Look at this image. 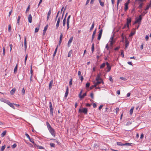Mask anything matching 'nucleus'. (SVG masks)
<instances>
[{
  "mask_svg": "<svg viewBox=\"0 0 151 151\" xmlns=\"http://www.w3.org/2000/svg\"><path fill=\"white\" fill-rule=\"evenodd\" d=\"M100 76L101 74H98L96 78V83H95V90L98 88H100V87H97L96 86L97 85H99L101 83H102L103 84L104 83L102 79L100 77Z\"/></svg>",
  "mask_w": 151,
  "mask_h": 151,
  "instance_id": "obj_1",
  "label": "nucleus"
},
{
  "mask_svg": "<svg viewBox=\"0 0 151 151\" xmlns=\"http://www.w3.org/2000/svg\"><path fill=\"white\" fill-rule=\"evenodd\" d=\"M46 124L48 130L51 134L53 136H55V130L51 126L48 122H46Z\"/></svg>",
  "mask_w": 151,
  "mask_h": 151,
  "instance_id": "obj_2",
  "label": "nucleus"
},
{
  "mask_svg": "<svg viewBox=\"0 0 151 151\" xmlns=\"http://www.w3.org/2000/svg\"><path fill=\"white\" fill-rule=\"evenodd\" d=\"M78 112L80 113H83L85 114H86L88 113V109L86 108H80L78 111Z\"/></svg>",
  "mask_w": 151,
  "mask_h": 151,
  "instance_id": "obj_3",
  "label": "nucleus"
},
{
  "mask_svg": "<svg viewBox=\"0 0 151 151\" xmlns=\"http://www.w3.org/2000/svg\"><path fill=\"white\" fill-rule=\"evenodd\" d=\"M49 108L50 109V115H53V109L52 107V104L51 102H49Z\"/></svg>",
  "mask_w": 151,
  "mask_h": 151,
  "instance_id": "obj_4",
  "label": "nucleus"
},
{
  "mask_svg": "<svg viewBox=\"0 0 151 151\" xmlns=\"http://www.w3.org/2000/svg\"><path fill=\"white\" fill-rule=\"evenodd\" d=\"M131 19L130 18H128L127 19V23H126L127 25V27L128 28H129V24H131Z\"/></svg>",
  "mask_w": 151,
  "mask_h": 151,
  "instance_id": "obj_5",
  "label": "nucleus"
},
{
  "mask_svg": "<svg viewBox=\"0 0 151 151\" xmlns=\"http://www.w3.org/2000/svg\"><path fill=\"white\" fill-rule=\"evenodd\" d=\"M82 90H81L79 94V98L81 99H83L84 97L86 95V93H84L82 95Z\"/></svg>",
  "mask_w": 151,
  "mask_h": 151,
  "instance_id": "obj_6",
  "label": "nucleus"
},
{
  "mask_svg": "<svg viewBox=\"0 0 151 151\" xmlns=\"http://www.w3.org/2000/svg\"><path fill=\"white\" fill-rule=\"evenodd\" d=\"M142 19V15H140L139 16V18H137L136 21L137 23H138L139 24H140V22H141Z\"/></svg>",
  "mask_w": 151,
  "mask_h": 151,
  "instance_id": "obj_7",
  "label": "nucleus"
},
{
  "mask_svg": "<svg viewBox=\"0 0 151 151\" xmlns=\"http://www.w3.org/2000/svg\"><path fill=\"white\" fill-rule=\"evenodd\" d=\"M102 31H103V30H102V29L100 30L99 31V33L98 35V37L97 38L98 40H99L101 37L102 34Z\"/></svg>",
  "mask_w": 151,
  "mask_h": 151,
  "instance_id": "obj_8",
  "label": "nucleus"
},
{
  "mask_svg": "<svg viewBox=\"0 0 151 151\" xmlns=\"http://www.w3.org/2000/svg\"><path fill=\"white\" fill-rule=\"evenodd\" d=\"M60 19L61 17H60L58 18V20L56 24V27L57 28H58L59 27Z\"/></svg>",
  "mask_w": 151,
  "mask_h": 151,
  "instance_id": "obj_9",
  "label": "nucleus"
},
{
  "mask_svg": "<svg viewBox=\"0 0 151 151\" xmlns=\"http://www.w3.org/2000/svg\"><path fill=\"white\" fill-rule=\"evenodd\" d=\"M73 39V37L72 36L70 38L68 43V47H69L70 46V45L72 42Z\"/></svg>",
  "mask_w": 151,
  "mask_h": 151,
  "instance_id": "obj_10",
  "label": "nucleus"
},
{
  "mask_svg": "<svg viewBox=\"0 0 151 151\" xmlns=\"http://www.w3.org/2000/svg\"><path fill=\"white\" fill-rule=\"evenodd\" d=\"M28 22L29 23H31L32 22V17L31 15L30 14L28 17Z\"/></svg>",
  "mask_w": 151,
  "mask_h": 151,
  "instance_id": "obj_11",
  "label": "nucleus"
},
{
  "mask_svg": "<svg viewBox=\"0 0 151 151\" xmlns=\"http://www.w3.org/2000/svg\"><path fill=\"white\" fill-rule=\"evenodd\" d=\"M106 64L107 66V68H108V70H107V71L108 72H109L111 70V66H110L109 63L108 62H107L106 63Z\"/></svg>",
  "mask_w": 151,
  "mask_h": 151,
  "instance_id": "obj_12",
  "label": "nucleus"
},
{
  "mask_svg": "<svg viewBox=\"0 0 151 151\" xmlns=\"http://www.w3.org/2000/svg\"><path fill=\"white\" fill-rule=\"evenodd\" d=\"M51 9H50L49 11L47 13V20H48L50 17V16L51 14Z\"/></svg>",
  "mask_w": 151,
  "mask_h": 151,
  "instance_id": "obj_13",
  "label": "nucleus"
},
{
  "mask_svg": "<svg viewBox=\"0 0 151 151\" xmlns=\"http://www.w3.org/2000/svg\"><path fill=\"white\" fill-rule=\"evenodd\" d=\"M125 7L124 8V10L125 11H126L128 9V2H126L125 4Z\"/></svg>",
  "mask_w": 151,
  "mask_h": 151,
  "instance_id": "obj_14",
  "label": "nucleus"
},
{
  "mask_svg": "<svg viewBox=\"0 0 151 151\" xmlns=\"http://www.w3.org/2000/svg\"><path fill=\"white\" fill-rule=\"evenodd\" d=\"M53 82V80H52L50 81L49 84V89H50L52 88V85Z\"/></svg>",
  "mask_w": 151,
  "mask_h": 151,
  "instance_id": "obj_15",
  "label": "nucleus"
},
{
  "mask_svg": "<svg viewBox=\"0 0 151 151\" xmlns=\"http://www.w3.org/2000/svg\"><path fill=\"white\" fill-rule=\"evenodd\" d=\"M36 146L38 148V149H43V150H46L45 149V148L44 147L41 146H39V145H36Z\"/></svg>",
  "mask_w": 151,
  "mask_h": 151,
  "instance_id": "obj_16",
  "label": "nucleus"
},
{
  "mask_svg": "<svg viewBox=\"0 0 151 151\" xmlns=\"http://www.w3.org/2000/svg\"><path fill=\"white\" fill-rule=\"evenodd\" d=\"M48 28V25H46L44 27V30H43V35H45L46 33V31L47 29Z\"/></svg>",
  "mask_w": 151,
  "mask_h": 151,
  "instance_id": "obj_17",
  "label": "nucleus"
},
{
  "mask_svg": "<svg viewBox=\"0 0 151 151\" xmlns=\"http://www.w3.org/2000/svg\"><path fill=\"white\" fill-rule=\"evenodd\" d=\"M68 91H69L68 88V87H67L66 88V91L65 93V97H66L67 96L68 94Z\"/></svg>",
  "mask_w": 151,
  "mask_h": 151,
  "instance_id": "obj_18",
  "label": "nucleus"
},
{
  "mask_svg": "<svg viewBox=\"0 0 151 151\" xmlns=\"http://www.w3.org/2000/svg\"><path fill=\"white\" fill-rule=\"evenodd\" d=\"M24 48H25V51H26V49L27 48L26 40V37H25L24 39Z\"/></svg>",
  "mask_w": 151,
  "mask_h": 151,
  "instance_id": "obj_19",
  "label": "nucleus"
},
{
  "mask_svg": "<svg viewBox=\"0 0 151 151\" xmlns=\"http://www.w3.org/2000/svg\"><path fill=\"white\" fill-rule=\"evenodd\" d=\"M14 104L13 103H11V102L9 103V105L11 107L13 108V109H15V107L14 106Z\"/></svg>",
  "mask_w": 151,
  "mask_h": 151,
  "instance_id": "obj_20",
  "label": "nucleus"
},
{
  "mask_svg": "<svg viewBox=\"0 0 151 151\" xmlns=\"http://www.w3.org/2000/svg\"><path fill=\"white\" fill-rule=\"evenodd\" d=\"M16 91V89L15 88H13L10 92V94L11 95H12Z\"/></svg>",
  "mask_w": 151,
  "mask_h": 151,
  "instance_id": "obj_21",
  "label": "nucleus"
},
{
  "mask_svg": "<svg viewBox=\"0 0 151 151\" xmlns=\"http://www.w3.org/2000/svg\"><path fill=\"white\" fill-rule=\"evenodd\" d=\"M99 2L100 5L102 7L104 5V2L101 1V0H98Z\"/></svg>",
  "mask_w": 151,
  "mask_h": 151,
  "instance_id": "obj_22",
  "label": "nucleus"
},
{
  "mask_svg": "<svg viewBox=\"0 0 151 151\" xmlns=\"http://www.w3.org/2000/svg\"><path fill=\"white\" fill-rule=\"evenodd\" d=\"M58 48V46H57V47H56V48L55 50V51L53 53V58H54L55 55V54H56L57 52V51Z\"/></svg>",
  "mask_w": 151,
  "mask_h": 151,
  "instance_id": "obj_23",
  "label": "nucleus"
},
{
  "mask_svg": "<svg viewBox=\"0 0 151 151\" xmlns=\"http://www.w3.org/2000/svg\"><path fill=\"white\" fill-rule=\"evenodd\" d=\"M129 42L127 40L125 41V48H127L128 46Z\"/></svg>",
  "mask_w": 151,
  "mask_h": 151,
  "instance_id": "obj_24",
  "label": "nucleus"
},
{
  "mask_svg": "<svg viewBox=\"0 0 151 151\" xmlns=\"http://www.w3.org/2000/svg\"><path fill=\"white\" fill-rule=\"evenodd\" d=\"M134 109V107H132L129 111V114L131 115L132 114Z\"/></svg>",
  "mask_w": 151,
  "mask_h": 151,
  "instance_id": "obj_25",
  "label": "nucleus"
},
{
  "mask_svg": "<svg viewBox=\"0 0 151 151\" xmlns=\"http://www.w3.org/2000/svg\"><path fill=\"white\" fill-rule=\"evenodd\" d=\"M6 133V131H4L1 134V136L2 137H3L5 136Z\"/></svg>",
  "mask_w": 151,
  "mask_h": 151,
  "instance_id": "obj_26",
  "label": "nucleus"
},
{
  "mask_svg": "<svg viewBox=\"0 0 151 151\" xmlns=\"http://www.w3.org/2000/svg\"><path fill=\"white\" fill-rule=\"evenodd\" d=\"M117 144L119 146H124V144L122 143L121 142H117Z\"/></svg>",
  "mask_w": 151,
  "mask_h": 151,
  "instance_id": "obj_27",
  "label": "nucleus"
},
{
  "mask_svg": "<svg viewBox=\"0 0 151 151\" xmlns=\"http://www.w3.org/2000/svg\"><path fill=\"white\" fill-rule=\"evenodd\" d=\"M40 28V26L37 27L35 29V33L37 32L38 31Z\"/></svg>",
  "mask_w": 151,
  "mask_h": 151,
  "instance_id": "obj_28",
  "label": "nucleus"
},
{
  "mask_svg": "<svg viewBox=\"0 0 151 151\" xmlns=\"http://www.w3.org/2000/svg\"><path fill=\"white\" fill-rule=\"evenodd\" d=\"M133 144L132 143H126L125 144H124V145H127V146H132V145Z\"/></svg>",
  "mask_w": 151,
  "mask_h": 151,
  "instance_id": "obj_29",
  "label": "nucleus"
},
{
  "mask_svg": "<svg viewBox=\"0 0 151 151\" xmlns=\"http://www.w3.org/2000/svg\"><path fill=\"white\" fill-rule=\"evenodd\" d=\"M18 64H17L15 67L14 69V72L15 73L16 72L17 70Z\"/></svg>",
  "mask_w": 151,
  "mask_h": 151,
  "instance_id": "obj_30",
  "label": "nucleus"
},
{
  "mask_svg": "<svg viewBox=\"0 0 151 151\" xmlns=\"http://www.w3.org/2000/svg\"><path fill=\"white\" fill-rule=\"evenodd\" d=\"M66 20V19H64L63 20V27H65V25Z\"/></svg>",
  "mask_w": 151,
  "mask_h": 151,
  "instance_id": "obj_31",
  "label": "nucleus"
},
{
  "mask_svg": "<svg viewBox=\"0 0 151 151\" xmlns=\"http://www.w3.org/2000/svg\"><path fill=\"white\" fill-rule=\"evenodd\" d=\"M139 5L138 7V8L139 9H141L142 8V5L143 4V3H139Z\"/></svg>",
  "mask_w": 151,
  "mask_h": 151,
  "instance_id": "obj_32",
  "label": "nucleus"
},
{
  "mask_svg": "<svg viewBox=\"0 0 151 151\" xmlns=\"http://www.w3.org/2000/svg\"><path fill=\"white\" fill-rule=\"evenodd\" d=\"M5 145H4V146H2L1 149V151H3L4 150V149H5Z\"/></svg>",
  "mask_w": 151,
  "mask_h": 151,
  "instance_id": "obj_33",
  "label": "nucleus"
},
{
  "mask_svg": "<svg viewBox=\"0 0 151 151\" xmlns=\"http://www.w3.org/2000/svg\"><path fill=\"white\" fill-rule=\"evenodd\" d=\"M94 27V22H93L92 24L91 27L90 29V31H91V30H92L93 29Z\"/></svg>",
  "mask_w": 151,
  "mask_h": 151,
  "instance_id": "obj_34",
  "label": "nucleus"
},
{
  "mask_svg": "<svg viewBox=\"0 0 151 151\" xmlns=\"http://www.w3.org/2000/svg\"><path fill=\"white\" fill-rule=\"evenodd\" d=\"M106 63H103L100 66V68H103L105 66Z\"/></svg>",
  "mask_w": 151,
  "mask_h": 151,
  "instance_id": "obj_35",
  "label": "nucleus"
},
{
  "mask_svg": "<svg viewBox=\"0 0 151 151\" xmlns=\"http://www.w3.org/2000/svg\"><path fill=\"white\" fill-rule=\"evenodd\" d=\"M72 53V50L70 51L68 53V57H70Z\"/></svg>",
  "mask_w": 151,
  "mask_h": 151,
  "instance_id": "obj_36",
  "label": "nucleus"
},
{
  "mask_svg": "<svg viewBox=\"0 0 151 151\" xmlns=\"http://www.w3.org/2000/svg\"><path fill=\"white\" fill-rule=\"evenodd\" d=\"M20 16H19L18 17V19L17 21V23L19 24V20L20 19Z\"/></svg>",
  "mask_w": 151,
  "mask_h": 151,
  "instance_id": "obj_37",
  "label": "nucleus"
},
{
  "mask_svg": "<svg viewBox=\"0 0 151 151\" xmlns=\"http://www.w3.org/2000/svg\"><path fill=\"white\" fill-rule=\"evenodd\" d=\"M50 145L51 147H55V144L52 143H50Z\"/></svg>",
  "mask_w": 151,
  "mask_h": 151,
  "instance_id": "obj_38",
  "label": "nucleus"
},
{
  "mask_svg": "<svg viewBox=\"0 0 151 151\" xmlns=\"http://www.w3.org/2000/svg\"><path fill=\"white\" fill-rule=\"evenodd\" d=\"M30 142H32L34 144H35V142L34 141V139H31L30 138L29 139Z\"/></svg>",
  "mask_w": 151,
  "mask_h": 151,
  "instance_id": "obj_39",
  "label": "nucleus"
},
{
  "mask_svg": "<svg viewBox=\"0 0 151 151\" xmlns=\"http://www.w3.org/2000/svg\"><path fill=\"white\" fill-rule=\"evenodd\" d=\"M22 95H24V94H25V90L24 89V88H23L22 90Z\"/></svg>",
  "mask_w": 151,
  "mask_h": 151,
  "instance_id": "obj_40",
  "label": "nucleus"
},
{
  "mask_svg": "<svg viewBox=\"0 0 151 151\" xmlns=\"http://www.w3.org/2000/svg\"><path fill=\"white\" fill-rule=\"evenodd\" d=\"M94 43H93L92 46V48H91V51L92 52H93L94 51Z\"/></svg>",
  "mask_w": 151,
  "mask_h": 151,
  "instance_id": "obj_41",
  "label": "nucleus"
},
{
  "mask_svg": "<svg viewBox=\"0 0 151 151\" xmlns=\"http://www.w3.org/2000/svg\"><path fill=\"white\" fill-rule=\"evenodd\" d=\"M17 146V145L16 144H14L12 146V147L13 149L14 148L16 147Z\"/></svg>",
  "mask_w": 151,
  "mask_h": 151,
  "instance_id": "obj_42",
  "label": "nucleus"
},
{
  "mask_svg": "<svg viewBox=\"0 0 151 151\" xmlns=\"http://www.w3.org/2000/svg\"><path fill=\"white\" fill-rule=\"evenodd\" d=\"M113 44V42L112 41H110V46L112 47Z\"/></svg>",
  "mask_w": 151,
  "mask_h": 151,
  "instance_id": "obj_43",
  "label": "nucleus"
},
{
  "mask_svg": "<svg viewBox=\"0 0 151 151\" xmlns=\"http://www.w3.org/2000/svg\"><path fill=\"white\" fill-rule=\"evenodd\" d=\"M59 13H60V11H58V12L57 13V15H56V18H55V20H56L57 19V18L58 17V14H59Z\"/></svg>",
  "mask_w": 151,
  "mask_h": 151,
  "instance_id": "obj_44",
  "label": "nucleus"
},
{
  "mask_svg": "<svg viewBox=\"0 0 151 151\" xmlns=\"http://www.w3.org/2000/svg\"><path fill=\"white\" fill-rule=\"evenodd\" d=\"M27 55H26L25 56V59H24V63L25 64H26V61L27 60Z\"/></svg>",
  "mask_w": 151,
  "mask_h": 151,
  "instance_id": "obj_45",
  "label": "nucleus"
},
{
  "mask_svg": "<svg viewBox=\"0 0 151 151\" xmlns=\"http://www.w3.org/2000/svg\"><path fill=\"white\" fill-rule=\"evenodd\" d=\"M90 84L89 83H86V88H88L90 86Z\"/></svg>",
  "mask_w": 151,
  "mask_h": 151,
  "instance_id": "obj_46",
  "label": "nucleus"
},
{
  "mask_svg": "<svg viewBox=\"0 0 151 151\" xmlns=\"http://www.w3.org/2000/svg\"><path fill=\"white\" fill-rule=\"evenodd\" d=\"M11 25L10 24V25H9V26H8V31L10 32L11 31Z\"/></svg>",
  "mask_w": 151,
  "mask_h": 151,
  "instance_id": "obj_47",
  "label": "nucleus"
},
{
  "mask_svg": "<svg viewBox=\"0 0 151 151\" xmlns=\"http://www.w3.org/2000/svg\"><path fill=\"white\" fill-rule=\"evenodd\" d=\"M94 37V31L93 32L92 37V40L93 41Z\"/></svg>",
  "mask_w": 151,
  "mask_h": 151,
  "instance_id": "obj_48",
  "label": "nucleus"
},
{
  "mask_svg": "<svg viewBox=\"0 0 151 151\" xmlns=\"http://www.w3.org/2000/svg\"><path fill=\"white\" fill-rule=\"evenodd\" d=\"M150 7L148 5H147L146 6V8L145 9V10H148Z\"/></svg>",
  "mask_w": 151,
  "mask_h": 151,
  "instance_id": "obj_49",
  "label": "nucleus"
},
{
  "mask_svg": "<svg viewBox=\"0 0 151 151\" xmlns=\"http://www.w3.org/2000/svg\"><path fill=\"white\" fill-rule=\"evenodd\" d=\"M79 77L80 78L81 80V81L82 82L83 81V76H79Z\"/></svg>",
  "mask_w": 151,
  "mask_h": 151,
  "instance_id": "obj_50",
  "label": "nucleus"
},
{
  "mask_svg": "<svg viewBox=\"0 0 151 151\" xmlns=\"http://www.w3.org/2000/svg\"><path fill=\"white\" fill-rule=\"evenodd\" d=\"M29 9H30V6L29 5L28 6L27 8V9L26 12V13L29 10Z\"/></svg>",
  "mask_w": 151,
  "mask_h": 151,
  "instance_id": "obj_51",
  "label": "nucleus"
},
{
  "mask_svg": "<svg viewBox=\"0 0 151 151\" xmlns=\"http://www.w3.org/2000/svg\"><path fill=\"white\" fill-rule=\"evenodd\" d=\"M120 79H121L122 80H123L124 81H126L127 80V79L124 77H120Z\"/></svg>",
  "mask_w": 151,
  "mask_h": 151,
  "instance_id": "obj_52",
  "label": "nucleus"
},
{
  "mask_svg": "<svg viewBox=\"0 0 151 151\" xmlns=\"http://www.w3.org/2000/svg\"><path fill=\"white\" fill-rule=\"evenodd\" d=\"M3 54L4 55V54L5 53V49L4 47H3Z\"/></svg>",
  "mask_w": 151,
  "mask_h": 151,
  "instance_id": "obj_53",
  "label": "nucleus"
},
{
  "mask_svg": "<svg viewBox=\"0 0 151 151\" xmlns=\"http://www.w3.org/2000/svg\"><path fill=\"white\" fill-rule=\"evenodd\" d=\"M121 55L122 56V57H124V52H123V51L122 50L121 51Z\"/></svg>",
  "mask_w": 151,
  "mask_h": 151,
  "instance_id": "obj_54",
  "label": "nucleus"
},
{
  "mask_svg": "<svg viewBox=\"0 0 151 151\" xmlns=\"http://www.w3.org/2000/svg\"><path fill=\"white\" fill-rule=\"evenodd\" d=\"M4 102L7 104L8 105L9 104V103L10 102L8 100H5V101H4Z\"/></svg>",
  "mask_w": 151,
  "mask_h": 151,
  "instance_id": "obj_55",
  "label": "nucleus"
},
{
  "mask_svg": "<svg viewBox=\"0 0 151 151\" xmlns=\"http://www.w3.org/2000/svg\"><path fill=\"white\" fill-rule=\"evenodd\" d=\"M25 135L29 139L30 138L29 135L27 133L25 134Z\"/></svg>",
  "mask_w": 151,
  "mask_h": 151,
  "instance_id": "obj_56",
  "label": "nucleus"
},
{
  "mask_svg": "<svg viewBox=\"0 0 151 151\" xmlns=\"http://www.w3.org/2000/svg\"><path fill=\"white\" fill-rule=\"evenodd\" d=\"M109 80L112 82H113V80L112 79V77L111 76L109 77Z\"/></svg>",
  "mask_w": 151,
  "mask_h": 151,
  "instance_id": "obj_57",
  "label": "nucleus"
},
{
  "mask_svg": "<svg viewBox=\"0 0 151 151\" xmlns=\"http://www.w3.org/2000/svg\"><path fill=\"white\" fill-rule=\"evenodd\" d=\"M103 105H101L99 107V110H101V109H102V108L103 107Z\"/></svg>",
  "mask_w": 151,
  "mask_h": 151,
  "instance_id": "obj_58",
  "label": "nucleus"
},
{
  "mask_svg": "<svg viewBox=\"0 0 151 151\" xmlns=\"http://www.w3.org/2000/svg\"><path fill=\"white\" fill-rule=\"evenodd\" d=\"M90 96L92 98V99H93V93H91L90 94Z\"/></svg>",
  "mask_w": 151,
  "mask_h": 151,
  "instance_id": "obj_59",
  "label": "nucleus"
},
{
  "mask_svg": "<svg viewBox=\"0 0 151 151\" xmlns=\"http://www.w3.org/2000/svg\"><path fill=\"white\" fill-rule=\"evenodd\" d=\"M92 105V104H89V103H87L86 104V106H87L90 107Z\"/></svg>",
  "mask_w": 151,
  "mask_h": 151,
  "instance_id": "obj_60",
  "label": "nucleus"
},
{
  "mask_svg": "<svg viewBox=\"0 0 151 151\" xmlns=\"http://www.w3.org/2000/svg\"><path fill=\"white\" fill-rule=\"evenodd\" d=\"M145 40L146 41H147L148 40L149 36L148 35H146L145 37Z\"/></svg>",
  "mask_w": 151,
  "mask_h": 151,
  "instance_id": "obj_61",
  "label": "nucleus"
},
{
  "mask_svg": "<svg viewBox=\"0 0 151 151\" xmlns=\"http://www.w3.org/2000/svg\"><path fill=\"white\" fill-rule=\"evenodd\" d=\"M140 48L142 50L143 49V44L142 43V45L140 46Z\"/></svg>",
  "mask_w": 151,
  "mask_h": 151,
  "instance_id": "obj_62",
  "label": "nucleus"
},
{
  "mask_svg": "<svg viewBox=\"0 0 151 151\" xmlns=\"http://www.w3.org/2000/svg\"><path fill=\"white\" fill-rule=\"evenodd\" d=\"M70 16H71V15H69L68 18H67V21H70V20H69V19H70Z\"/></svg>",
  "mask_w": 151,
  "mask_h": 151,
  "instance_id": "obj_63",
  "label": "nucleus"
},
{
  "mask_svg": "<svg viewBox=\"0 0 151 151\" xmlns=\"http://www.w3.org/2000/svg\"><path fill=\"white\" fill-rule=\"evenodd\" d=\"M144 137V134L143 133H142L140 136V139H142Z\"/></svg>",
  "mask_w": 151,
  "mask_h": 151,
  "instance_id": "obj_64",
  "label": "nucleus"
}]
</instances>
